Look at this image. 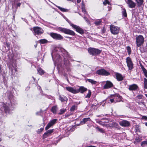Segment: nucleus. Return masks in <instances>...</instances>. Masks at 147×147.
Wrapping results in <instances>:
<instances>
[{"label": "nucleus", "instance_id": "f257e3e1", "mask_svg": "<svg viewBox=\"0 0 147 147\" xmlns=\"http://www.w3.org/2000/svg\"><path fill=\"white\" fill-rule=\"evenodd\" d=\"M9 99L10 100V104H4L3 105L2 109H3L4 112L7 114H9L11 113L13 108L14 107V106L16 102L15 100L11 98V96L9 97Z\"/></svg>", "mask_w": 147, "mask_h": 147}, {"label": "nucleus", "instance_id": "f03ea898", "mask_svg": "<svg viewBox=\"0 0 147 147\" xmlns=\"http://www.w3.org/2000/svg\"><path fill=\"white\" fill-rule=\"evenodd\" d=\"M88 52L91 55L96 56L101 53L102 50L94 48H90L88 49Z\"/></svg>", "mask_w": 147, "mask_h": 147}, {"label": "nucleus", "instance_id": "7ed1b4c3", "mask_svg": "<svg viewBox=\"0 0 147 147\" xmlns=\"http://www.w3.org/2000/svg\"><path fill=\"white\" fill-rule=\"evenodd\" d=\"M136 43L137 46L140 47L144 42V38L141 35H139L136 37Z\"/></svg>", "mask_w": 147, "mask_h": 147}, {"label": "nucleus", "instance_id": "20e7f679", "mask_svg": "<svg viewBox=\"0 0 147 147\" xmlns=\"http://www.w3.org/2000/svg\"><path fill=\"white\" fill-rule=\"evenodd\" d=\"M58 30L66 34L72 36H74L75 35V33L73 31L68 29L59 27L58 28Z\"/></svg>", "mask_w": 147, "mask_h": 147}, {"label": "nucleus", "instance_id": "39448f33", "mask_svg": "<svg viewBox=\"0 0 147 147\" xmlns=\"http://www.w3.org/2000/svg\"><path fill=\"white\" fill-rule=\"evenodd\" d=\"M49 35L54 39L60 40L63 38V37L59 34L54 32H51Z\"/></svg>", "mask_w": 147, "mask_h": 147}, {"label": "nucleus", "instance_id": "423d86ee", "mask_svg": "<svg viewBox=\"0 0 147 147\" xmlns=\"http://www.w3.org/2000/svg\"><path fill=\"white\" fill-rule=\"evenodd\" d=\"M110 28L111 32L112 34L115 35L119 33L120 29L118 27L113 25H111Z\"/></svg>", "mask_w": 147, "mask_h": 147}, {"label": "nucleus", "instance_id": "0eeeda50", "mask_svg": "<svg viewBox=\"0 0 147 147\" xmlns=\"http://www.w3.org/2000/svg\"><path fill=\"white\" fill-rule=\"evenodd\" d=\"M96 73L98 75L105 76H108L110 74L109 72L104 69H99L97 70Z\"/></svg>", "mask_w": 147, "mask_h": 147}, {"label": "nucleus", "instance_id": "6e6552de", "mask_svg": "<svg viewBox=\"0 0 147 147\" xmlns=\"http://www.w3.org/2000/svg\"><path fill=\"white\" fill-rule=\"evenodd\" d=\"M33 30L34 32V34L35 35H39L42 34L43 32L42 29L38 27H35L33 28Z\"/></svg>", "mask_w": 147, "mask_h": 147}, {"label": "nucleus", "instance_id": "1a4fd4ad", "mask_svg": "<svg viewBox=\"0 0 147 147\" xmlns=\"http://www.w3.org/2000/svg\"><path fill=\"white\" fill-rule=\"evenodd\" d=\"M126 59L127 66L128 67L129 69L131 70L133 68V65L131 58L130 57H128L126 58Z\"/></svg>", "mask_w": 147, "mask_h": 147}, {"label": "nucleus", "instance_id": "9d476101", "mask_svg": "<svg viewBox=\"0 0 147 147\" xmlns=\"http://www.w3.org/2000/svg\"><path fill=\"white\" fill-rule=\"evenodd\" d=\"M71 26L76 30V31L79 33L82 34L84 33L83 30L80 28L79 26L74 24H71Z\"/></svg>", "mask_w": 147, "mask_h": 147}, {"label": "nucleus", "instance_id": "9b49d317", "mask_svg": "<svg viewBox=\"0 0 147 147\" xmlns=\"http://www.w3.org/2000/svg\"><path fill=\"white\" fill-rule=\"evenodd\" d=\"M57 119H54L51 120L47 125L45 127V130H47L50 128L52 126L55 124L57 121Z\"/></svg>", "mask_w": 147, "mask_h": 147}, {"label": "nucleus", "instance_id": "f8f14e48", "mask_svg": "<svg viewBox=\"0 0 147 147\" xmlns=\"http://www.w3.org/2000/svg\"><path fill=\"white\" fill-rule=\"evenodd\" d=\"M126 2L129 8H135L136 5V3L132 0H127Z\"/></svg>", "mask_w": 147, "mask_h": 147}, {"label": "nucleus", "instance_id": "ddd939ff", "mask_svg": "<svg viewBox=\"0 0 147 147\" xmlns=\"http://www.w3.org/2000/svg\"><path fill=\"white\" fill-rule=\"evenodd\" d=\"M65 88L67 91L73 94H76L78 93V90H77V89L75 88L68 86L66 87Z\"/></svg>", "mask_w": 147, "mask_h": 147}, {"label": "nucleus", "instance_id": "4468645a", "mask_svg": "<svg viewBox=\"0 0 147 147\" xmlns=\"http://www.w3.org/2000/svg\"><path fill=\"white\" fill-rule=\"evenodd\" d=\"M113 83L110 81H107L106 82L105 84L103 86V88L105 89H107L113 87Z\"/></svg>", "mask_w": 147, "mask_h": 147}, {"label": "nucleus", "instance_id": "2eb2a0df", "mask_svg": "<svg viewBox=\"0 0 147 147\" xmlns=\"http://www.w3.org/2000/svg\"><path fill=\"white\" fill-rule=\"evenodd\" d=\"M119 124L120 125L125 127H128L130 125L129 122L126 120H123L120 121Z\"/></svg>", "mask_w": 147, "mask_h": 147}, {"label": "nucleus", "instance_id": "dca6fc26", "mask_svg": "<svg viewBox=\"0 0 147 147\" xmlns=\"http://www.w3.org/2000/svg\"><path fill=\"white\" fill-rule=\"evenodd\" d=\"M138 88V85L135 84H133L129 86V90L133 91L137 90Z\"/></svg>", "mask_w": 147, "mask_h": 147}, {"label": "nucleus", "instance_id": "f3484780", "mask_svg": "<svg viewBox=\"0 0 147 147\" xmlns=\"http://www.w3.org/2000/svg\"><path fill=\"white\" fill-rule=\"evenodd\" d=\"M64 64L66 66V68L68 70L69 69L70 66V62L67 59L65 58H64Z\"/></svg>", "mask_w": 147, "mask_h": 147}, {"label": "nucleus", "instance_id": "a211bd4d", "mask_svg": "<svg viewBox=\"0 0 147 147\" xmlns=\"http://www.w3.org/2000/svg\"><path fill=\"white\" fill-rule=\"evenodd\" d=\"M115 75L116 77V79L118 81H120L123 80V77L121 74L117 73Z\"/></svg>", "mask_w": 147, "mask_h": 147}, {"label": "nucleus", "instance_id": "6ab92c4d", "mask_svg": "<svg viewBox=\"0 0 147 147\" xmlns=\"http://www.w3.org/2000/svg\"><path fill=\"white\" fill-rule=\"evenodd\" d=\"M87 90V88H84L83 86L80 87L79 89H77V90H78V92H80L82 93H84V92Z\"/></svg>", "mask_w": 147, "mask_h": 147}, {"label": "nucleus", "instance_id": "aec40b11", "mask_svg": "<svg viewBox=\"0 0 147 147\" xmlns=\"http://www.w3.org/2000/svg\"><path fill=\"white\" fill-rule=\"evenodd\" d=\"M61 51L63 55H62L63 57H67L68 56V53L64 49H61Z\"/></svg>", "mask_w": 147, "mask_h": 147}, {"label": "nucleus", "instance_id": "412c9836", "mask_svg": "<svg viewBox=\"0 0 147 147\" xmlns=\"http://www.w3.org/2000/svg\"><path fill=\"white\" fill-rule=\"evenodd\" d=\"M59 99L61 102L66 101L68 100L67 98L63 95H60L59 96Z\"/></svg>", "mask_w": 147, "mask_h": 147}, {"label": "nucleus", "instance_id": "4be33fe9", "mask_svg": "<svg viewBox=\"0 0 147 147\" xmlns=\"http://www.w3.org/2000/svg\"><path fill=\"white\" fill-rule=\"evenodd\" d=\"M90 118L89 117L87 118H84L83 120L80 121V124L82 125L84 124L87 121H90Z\"/></svg>", "mask_w": 147, "mask_h": 147}, {"label": "nucleus", "instance_id": "5701e85b", "mask_svg": "<svg viewBox=\"0 0 147 147\" xmlns=\"http://www.w3.org/2000/svg\"><path fill=\"white\" fill-rule=\"evenodd\" d=\"M136 2L138 7H140L142 4L144 2V0H135Z\"/></svg>", "mask_w": 147, "mask_h": 147}, {"label": "nucleus", "instance_id": "b1692460", "mask_svg": "<svg viewBox=\"0 0 147 147\" xmlns=\"http://www.w3.org/2000/svg\"><path fill=\"white\" fill-rule=\"evenodd\" d=\"M102 120V121H98V123L100 124V125H104V124L103 123H104V122H108V121H109V119L107 118H103V119H101Z\"/></svg>", "mask_w": 147, "mask_h": 147}, {"label": "nucleus", "instance_id": "393cba45", "mask_svg": "<svg viewBox=\"0 0 147 147\" xmlns=\"http://www.w3.org/2000/svg\"><path fill=\"white\" fill-rule=\"evenodd\" d=\"M56 7L59 8L61 11L63 12H68L69 10L67 9H65L62 8L60 6H56Z\"/></svg>", "mask_w": 147, "mask_h": 147}, {"label": "nucleus", "instance_id": "a878e982", "mask_svg": "<svg viewBox=\"0 0 147 147\" xmlns=\"http://www.w3.org/2000/svg\"><path fill=\"white\" fill-rule=\"evenodd\" d=\"M122 15L125 17H127V14L126 9L125 8H122Z\"/></svg>", "mask_w": 147, "mask_h": 147}, {"label": "nucleus", "instance_id": "bb28decb", "mask_svg": "<svg viewBox=\"0 0 147 147\" xmlns=\"http://www.w3.org/2000/svg\"><path fill=\"white\" fill-rule=\"evenodd\" d=\"M113 96L115 98H118L119 99V100H117V102H119L121 101V100L122 98V97L121 96H120L119 94H116L114 95Z\"/></svg>", "mask_w": 147, "mask_h": 147}, {"label": "nucleus", "instance_id": "cd10ccee", "mask_svg": "<svg viewBox=\"0 0 147 147\" xmlns=\"http://www.w3.org/2000/svg\"><path fill=\"white\" fill-rule=\"evenodd\" d=\"M86 81H88L91 84H95L97 83V82H96V81H94L93 80L91 79H87L86 80Z\"/></svg>", "mask_w": 147, "mask_h": 147}, {"label": "nucleus", "instance_id": "c85d7f7f", "mask_svg": "<svg viewBox=\"0 0 147 147\" xmlns=\"http://www.w3.org/2000/svg\"><path fill=\"white\" fill-rule=\"evenodd\" d=\"M144 76L147 78V71L143 66L141 67Z\"/></svg>", "mask_w": 147, "mask_h": 147}, {"label": "nucleus", "instance_id": "c756f323", "mask_svg": "<svg viewBox=\"0 0 147 147\" xmlns=\"http://www.w3.org/2000/svg\"><path fill=\"white\" fill-rule=\"evenodd\" d=\"M57 106H53L51 108V111L54 114L56 113L57 110Z\"/></svg>", "mask_w": 147, "mask_h": 147}, {"label": "nucleus", "instance_id": "7c9ffc66", "mask_svg": "<svg viewBox=\"0 0 147 147\" xmlns=\"http://www.w3.org/2000/svg\"><path fill=\"white\" fill-rule=\"evenodd\" d=\"M38 73L40 75H42L44 74V71L42 69L40 68H38L37 69Z\"/></svg>", "mask_w": 147, "mask_h": 147}, {"label": "nucleus", "instance_id": "2f4dec72", "mask_svg": "<svg viewBox=\"0 0 147 147\" xmlns=\"http://www.w3.org/2000/svg\"><path fill=\"white\" fill-rule=\"evenodd\" d=\"M102 22L101 20H96L94 22V24L96 26H98L100 25Z\"/></svg>", "mask_w": 147, "mask_h": 147}, {"label": "nucleus", "instance_id": "473e14b6", "mask_svg": "<svg viewBox=\"0 0 147 147\" xmlns=\"http://www.w3.org/2000/svg\"><path fill=\"white\" fill-rule=\"evenodd\" d=\"M141 145L143 147H146L147 146V140L142 142L141 143Z\"/></svg>", "mask_w": 147, "mask_h": 147}, {"label": "nucleus", "instance_id": "72a5a7b5", "mask_svg": "<svg viewBox=\"0 0 147 147\" xmlns=\"http://www.w3.org/2000/svg\"><path fill=\"white\" fill-rule=\"evenodd\" d=\"M39 42L41 44H44L47 43L48 41L46 39H42L40 40Z\"/></svg>", "mask_w": 147, "mask_h": 147}, {"label": "nucleus", "instance_id": "f704fd0d", "mask_svg": "<svg viewBox=\"0 0 147 147\" xmlns=\"http://www.w3.org/2000/svg\"><path fill=\"white\" fill-rule=\"evenodd\" d=\"M144 88L147 89V79L144 78Z\"/></svg>", "mask_w": 147, "mask_h": 147}, {"label": "nucleus", "instance_id": "c9c22d12", "mask_svg": "<svg viewBox=\"0 0 147 147\" xmlns=\"http://www.w3.org/2000/svg\"><path fill=\"white\" fill-rule=\"evenodd\" d=\"M66 109H61L59 113V115H61L63 114L65 111Z\"/></svg>", "mask_w": 147, "mask_h": 147}, {"label": "nucleus", "instance_id": "e433bc0d", "mask_svg": "<svg viewBox=\"0 0 147 147\" xmlns=\"http://www.w3.org/2000/svg\"><path fill=\"white\" fill-rule=\"evenodd\" d=\"M77 109V107L75 105H73L71 108L70 111H74Z\"/></svg>", "mask_w": 147, "mask_h": 147}, {"label": "nucleus", "instance_id": "4c0bfd02", "mask_svg": "<svg viewBox=\"0 0 147 147\" xmlns=\"http://www.w3.org/2000/svg\"><path fill=\"white\" fill-rule=\"evenodd\" d=\"M91 94V92L90 90H88V94L85 97L86 98H89L90 97V96Z\"/></svg>", "mask_w": 147, "mask_h": 147}, {"label": "nucleus", "instance_id": "58836bf2", "mask_svg": "<svg viewBox=\"0 0 147 147\" xmlns=\"http://www.w3.org/2000/svg\"><path fill=\"white\" fill-rule=\"evenodd\" d=\"M49 135L47 132L44 133L43 136V138L44 139L47 138Z\"/></svg>", "mask_w": 147, "mask_h": 147}, {"label": "nucleus", "instance_id": "ea45409f", "mask_svg": "<svg viewBox=\"0 0 147 147\" xmlns=\"http://www.w3.org/2000/svg\"><path fill=\"white\" fill-rule=\"evenodd\" d=\"M84 7V5L83 3H82V12H83L84 13H86V11Z\"/></svg>", "mask_w": 147, "mask_h": 147}, {"label": "nucleus", "instance_id": "a19ab883", "mask_svg": "<svg viewBox=\"0 0 147 147\" xmlns=\"http://www.w3.org/2000/svg\"><path fill=\"white\" fill-rule=\"evenodd\" d=\"M44 128H40V129H38V130L37 132L38 134H40L42 131L43 130Z\"/></svg>", "mask_w": 147, "mask_h": 147}, {"label": "nucleus", "instance_id": "79ce46f5", "mask_svg": "<svg viewBox=\"0 0 147 147\" xmlns=\"http://www.w3.org/2000/svg\"><path fill=\"white\" fill-rule=\"evenodd\" d=\"M137 97L139 99H142L144 97L141 94L138 95L137 96Z\"/></svg>", "mask_w": 147, "mask_h": 147}, {"label": "nucleus", "instance_id": "37998d69", "mask_svg": "<svg viewBox=\"0 0 147 147\" xmlns=\"http://www.w3.org/2000/svg\"><path fill=\"white\" fill-rule=\"evenodd\" d=\"M103 4L105 5H106L107 4H109V1L108 0H105L103 2Z\"/></svg>", "mask_w": 147, "mask_h": 147}, {"label": "nucleus", "instance_id": "c03bdc74", "mask_svg": "<svg viewBox=\"0 0 147 147\" xmlns=\"http://www.w3.org/2000/svg\"><path fill=\"white\" fill-rule=\"evenodd\" d=\"M53 129H50L49 130H48V131H47V133L49 134V135L51 133H52V132H53Z\"/></svg>", "mask_w": 147, "mask_h": 147}, {"label": "nucleus", "instance_id": "a18cd8bd", "mask_svg": "<svg viewBox=\"0 0 147 147\" xmlns=\"http://www.w3.org/2000/svg\"><path fill=\"white\" fill-rule=\"evenodd\" d=\"M135 131L136 132H140V130L138 126L135 127Z\"/></svg>", "mask_w": 147, "mask_h": 147}, {"label": "nucleus", "instance_id": "49530a36", "mask_svg": "<svg viewBox=\"0 0 147 147\" xmlns=\"http://www.w3.org/2000/svg\"><path fill=\"white\" fill-rule=\"evenodd\" d=\"M65 19L66 20V21L70 25H71V24H73L71 23V22L68 19L66 18L65 17Z\"/></svg>", "mask_w": 147, "mask_h": 147}, {"label": "nucleus", "instance_id": "de8ad7c7", "mask_svg": "<svg viewBox=\"0 0 147 147\" xmlns=\"http://www.w3.org/2000/svg\"><path fill=\"white\" fill-rule=\"evenodd\" d=\"M98 131H100L102 133H104V129H102L98 128Z\"/></svg>", "mask_w": 147, "mask_h": 147}, {"label": "nucleus", "instance_id": "09e8293b", "mask_svg": "<svg viewBox=\"0 0 147 147\" xmlns=\"http://www.w3.org/2000/svg\"><path fill=\"white\" fill-rule=\"evenodd\" d=\"M142 119L145 121H147V117L145 116H142Z\"/></svg>", "mask_w": 147, "mask_h": 147}, {"label": "nucleus", "instance_id": "8fccbe9b", "mask_svg": "<svg viewBox=\"0 0 147 147\" xmlns=\"http://www.w3.org/2000/svg\"><path fill=\"white\" fill-rule=\"evenodd\" d=\"M106 31V29L105 27H103L102 29V33H104Z\"/></svg>", "mask_w": 147, "mask_h": 147}, {"label": "nucleus", "instance_id": "3c124183", "mask_svg": "<svg viewBox=\"0 0 147 147\" xmlns=\"http://www.w3.org/2000/svg\"><path fill=\"white\" fill-rule=\"evenodd\" d=\"M84 18L87 22L89 23V20H88L87 18L86 17H84Z\"/></svg>", "mask_w": 147, "mask_h": 147}, {"label": "nucleus", "instance_id": "603ef678", "mask_svg": "<svg viewBox=\"0 0 147 147\" xmlns=\"http://www.w3.org/2000/svg\"><path fill=\"white\" fill-rule=\"evenodd\" d=\"M136 140L138 142H140V139L139 138H137L136 139Z\"/></svg>", "mask_w": 147, "mask_h": 147}, {"label": "nucleus", "instance_id": "864d4df0", "mask_svg": "<svg viewBox=\"0 0 147 147\" xmlns=\"http://www.w3.org/2000/svg\"><path fill=\"white\" fill-rule=\"evenodd\" d=\"M136 140L138 142H140V139L139 138H137L136 139Z\"/></svg>", "mask_w": 147, "mask_h": 147}, {"label": "nucleus", "instance_id": "5fc2aeb1", "mask_svg": "<svg viewBox=\"0 0 147 147\" xmlns=\"http://www.w3.org/2000/svg\"><path fill=\"white\" fill-rule=\"evenodd\" d=\"M130 49H131L129 47L127 48V50L128 51V52L129 54L130 53Z\"/></svg>", "mask_w": 147, "mask_h": 147}, {"label": "nucleus", "instance_id": "6e6d98bb", "mask_svg": "<svg viewBox=\"0 0 147 147\" xmlns=\"http://www.w3.org/2000/svg\"><path fill=\"white\" fill-rule=\"evenodd\" d=\"M109 100L111 103H112V102H113L114 101V99H110Z\"/></svg>", "mask_w": 147, "mask_h": 147}, {"label": "nucleus", "instance_id": "4d7b16f0", "mask_svg": "<svg viewBox=\"0 0 147 147\" xmlns=\"http://www.w3.org/2000/svg\"><path fill=\"white\" fill-rule=\"evenodd\" d=\"M21 4V3H18L17 4V7H19L20 6V5Z\"/></svg>", "mask_w": 147, "mask_h": 147}, {"label": "nucleus", "instance_id": "13d9d810", "mask_svg": "<svg viewBox=\"0 0 147 147\" xmlns=\"http://www.w3.org/2000/svg\"><path fill=\"white\" fill-rule=\"evenodd\" d=\"M70 116V115L69 114H67L65 115V117H69Z\"/></svg>", "mask_w": 147, "mask_h": 147}, {"label": "nucleus", "instance_id": "bf43d9fd", "mask_svg": "<svg viewBox=\"0 0 147 147\" xmlns=\"http://www.w3.org/2000/svg\"><path fill=\"white\" fill-rule=\"evenodd\" d=\"M41 113V112H38L36 113V115H39L40 114V113Z\"/></svg>", "mask_w": 147, "mask_h": 147}, {"label": "nucleus", "instance_id": "052dcab7", "mask_svg": "<svg viewBox=\"0 0 147 147\" xmlns=\"http://www.w3.org/2000/svg\"><path fill=\"white\" fill-rule=\"evenodd\" d=\"M1 66L0 65V73L1 72Z\"/></svg>", "mask_w": 147, "mask_h": 147}, {"label": "nucleus", "instance_id": "680f3d73", "mask_svg": "<svg viewBox=\"0 0 147 147\" xmlns=\"http://www.w3.org/2000/svg\"><path fill=\"white\" fill-rule=\"evenodd\" d=\"M81 0H77V2L78 3H80L81 2Z\"/></svg>", "mask_w": 147, "mask_h": 147}, {"label": "nucleus", "instance_id": "e2e57ef3", "mask_svg": "<svg viewBox=\"0 0 147 147\" xmlns=\"http://www.w3.org/2000/svg\"><path fill=\"white\" fill-rule=\"evenodd\" d=\"M37 44H36V45H34V47H35V48H36V47H37Z\"/></svg>", "mask_w": 147, "mask_h": 147}, {"label": "nucleus", "instance_id": "0e129e2a", "mask_svg": "<svg viewBox=\"0 0 147 147\" xmlns=\"http://www.w3.org/2000/svg\"><path fill=\"white\" fill-rule=\"evenodd\" d=\"M145 124L146 126H147V122H146L145 123Z\"/></svg>", "mask_w": 147, "mask_h": 147}, {"label": "nucleus", "instance_id": "69168bd1", "mask_svg": "<svg viewBox=\"0 0 147 147\" xmlns=\"http://www.w3.org/2000/svg\"><path fill=\"white\" fill-rule=\"evenodd\" d=\"M38 88L39 89H41V88L40 86H39Z\"/></svg>", "mask_w": 147, "mask_h": 147}, {"label": "nucleus", "instance_id": "338daca9", "mask_svg": "<svg viewBox=\"0 0 147 147\" xmlns=\"http://www.w3.org/2000/svg\"><path fill=\"white\" fill-rule=\"evenodd\" d=\"M54 53L53 52L52 54H51V55H52V57L53 58V54Z\"/></svg>", "mask_w": 147, "mask_h": 147}, {"label": "nucleus", "instance_id": "774afa93", "mask_svg": "<svg viewBox=\"0 0 147 147\" xmlns=\"http://www.w3.org/2000/svg\"><path fill=\"white\" fill-rule=\"evenodd\" d=\"M145 96H146V97H147V94H145Z\"/></svg>", "mask_w": 147, "mask_h": 147}]
</instances>
